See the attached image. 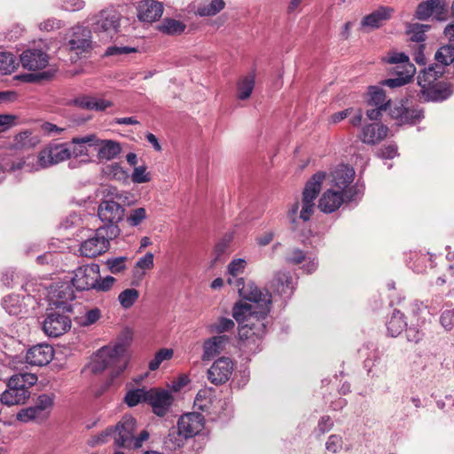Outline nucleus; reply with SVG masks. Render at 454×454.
I'll return each instance as SVG.
<instances>
[{"label": "nucleus", "mask_w": 454, "mask_h": 454, "mask_svg": "<svg viewBox=\"0 0 454 454\" xmlns=\"http://www.w3.org/2000/svg\"><path fill=\"white\" fill-rule=\"evenodd\" d=\"M94 146L98 150V158L100 160H111L121 152L120 143L109 139L104 140L97 137Z\"/></svg>", "instance_id": "29"}, {"label": "nucleus", "mask_w": 454, "mask_h": 454, "mask_svg": "<svg viewBox=\"0 0 454 454\" xmlns=\"http://www.w3.org/2000/svg\"><path fill=\"white\" fill-rule=\"evenodd\" d=\"M135 419L131 416L126 415L114 428L109 427L101 434L98 437L97 442H105L106 438L111 436L114 439V442L118 446L129 448L135 436Z\"/></svg>", "instance_id": "9"}, {"label": "nucleus", "mask_w": 454, "mask_h": 454, "mask_svg": "<svg viewBox=\"0 0 454 454\" xmlns=\"http://www.w3.org/2000/svg\"><path fill=\"white\" fill-rule=\"evenodd\" d=\"M53 404V396L43 394L38 396L35 405L42 409V412L47 416V410L51 408Z\"/></svg>", "instance_id": "62"}, {"label": "nucleus", "mask_w": 454, "mask_h": 454, "mask_svg": "<svg viewBox=\"0 0 454 454\" xmlns=\"http://www.w3.org/2000/svg\"><path fill=\"white\" fill-rule=\"evenodd\" d=\"M72 283L58 282L50 286L49 295L51 302L57 308L65 311L72 310V301L75 298Z\"/></svg>", "instance_id": "14"}, {"label": "nucleus", "mask_w": 454, "mask_h": 454, "mask_svg": "<svg viewBox=\"0 0 454 454\" xmlns=\"http://www.w3.org/2000/svg\"><path fill=\"white\" fill-rule=\"evenodd\" d=\"M137 11L140 21L153 22L162 15L163 6L156 0H143L138 2Z\"/></svg>", "instance_id": "24"}, {"label": "nucleus", "mask_w": 454, "mask_h": 454, "mask_svg": "<svg viewBox=\"0 0 454 454\" xmlns=\"http://www.w3.org/2000/svg\"><path fill=\"white\" fill-rule=\"evenodd\" d=\"M204 427V417L199 412L187 413L178 419L177 429L184 438H192Z\"/></svg>", "instance_id": "20"}, {"label": "nucleus", "mask_w": 454, "mask_h": 454, "mask_svg": "<svg viewBox=\"0 0 454 454\" xmlns=\"http://www.w3.org/2000/svg\"><path fill=\"white\" fill-rule=\"evenodd\" d=\"M185 439L177 428H172L164 439V447L168 450L174 451L184 444Z\"/></svg>", "instance_id": "38"}, {"label": "nucleus", "mask_w": 454, "mask_h": 454, "mask_svg": "<svg viewBox=\"0 0 454 454\" xmlns=\"http://www.w3.org/2000/svg\"><path fill=\"white\" fill-rule=\"evenodd\" d=\"M430 28L429 25L414 23L408 27L407 33L412 42L422 43L426 40V32Z\"/></svg>", "instance_id": "44"}, {"label": "nucleus", "mask_w": 454, "mask_h": 454, "mask_svg": "<svg viewBox=\"0 0 454 454\" xmlns=\"http://www.w3.org/2000/svg\"><path fill=\"white\" fill-rule=\"evenodd\" d=\"M186 26L180 20L175 19H164L159 26V30L168 35H181Z\"/></svg>", "instance_id": "37"}, {"label": "nucleus", "mask_w": 454, "mask_h": 454, "mask_svg": "<svg viewBox=\"0 0 454 454\" xmlns=\"http://www.w3.org/2000/svg\"><path fill=\"white\" fill-rule=\"evenodd\" d=\"M139 297V293L137 289L128 288L123 290L118 296V300L124 309H129L134 305Z\"/></svg>", "instance_id": "46"}, {"label": "nucleus", "mask_w": 454, "mask_h": 454, "mask_svg": "<svg viewBox=\"0 0 454 454\" xmlns=\"http://www.w3.org/2000/svg\"><path fill=\"white\" fill-rule=\"evenodd\" d=\"M233 370L234 364L231 358L220 357L207 370V379L215 386L223 385L230 380Z\"/></svg>", "instance_id": "17"}, {"label": "nucleus", "mask_w": 454, "mask_h": 454, "mask_svg": "<svg viewBox=\"0 0 454 454\" xmlns=\"http://www.w3.org/2000/svg\"><path fill=\"white\" fill-rule=\"evenodd\" d=\"M394 10L387 6H380L372 13L364 16L361 20L363 27L376 29L380 27L383 23L390 20Z\"/></svg>", "instance_id": "26"}, {"label": "nucleus", "mask_w": 454, "mask_h": 454, "mask_svg": "<svg viewBox=\"0 0 454 454\" xmlns=\"http://www.w3.org/2000/svg\"><path fill=\"white\" fill-rule=\"evenodd\" d=\"M355 177V171L347 165H340L333 172V184L338 191L344 192L351 186Z\"/></svg>", "instance_id": "28"}, {"label": "nucleus", "mask_w": 454, "mask_h": 454, "mask_svg": "<svg viewBox=\"0 0 454 454\" xmlns=\"http://www.w3.org/2000/svg\"><path fill=\"white\" fill-rule=\"evenodd\" d=\"M131 180L135 184H143L149 182L151 180V177L150 174L146 172V167H136L131 175Z\"/></svg>", "instance_id": "56"}, {"label": "nucleus", "mask_w": 454, "mask_h": 454, "mask_svg": "<svg viewBox=\"0 0 454 454\" xmlns=\"http://www.w3.org/2000/svg\"><path fill=\"white\" fill-rule=\"evenodd\" d=\"M294 278L288 271L279 270L274 274L271 288L285 299L290 298L294 290Z\"/></svg>", "instance_id": "23"}, {"label": "nucleus", "mask_w": 454, "mask_h": 454, "mask_svg": "<svg viewBox=\"0 0 454 454\" xmlns=\"http://www.w3.org/2000/svg\"><path fill=\"white\" fill-rule=\"evenodd\" d=\"M444 73V67L439 64L431 65L419 72L418 84L420 86V97L425 101H442L450 97L452 90L450 86L436 82Z\"/></svg>", "instance_id": "4"}, {"label": "nucleus", "mask_w": 454, "mask_h": 454, "mask_svg": "<svg viewBox=\"0 0 454 454\" xmlns=\"http://www.w3.org/2000/svg\"><path fill=\"white\" fill-rule=\"evenodd\" d=\"M99 265L90 263L78 267L74 270L71 283L78 291L91 290L95 286L96 280L99 278Z\"/></svg>", "instance_id": "13"}, {"label": "nucleus", "mask_w": 454, "mask_h": 454, "mask_svg": "<svg viewBox=\"0 0 454 454\" xmlns=\"http://www.w3.org/2000/svg\"><path fill=\"white\" fill-rule=\"evenodd\" d=\"M363 193V187L357 184L341 192L338 190L328 189L319 199L318 208L324 213L336 211L344 202L356 200Z\"/></svg>", "instance_id": "8"}, {"label": "nucleus", "mask_w": 454, "mask_h": 454, "mask_svg": "<svg viewBox=\"0 0 454 454\" xmlns=\"http://www.w3.org/2000/svg\"><path fill=\"white\" fill-rule=\"evenodd\" d=\"M37 381L33 373H21L12 376L7 383V388L1 395L0 401L7 406L24 403L30 396L28 388Z\"/></svg>", "instance_id": "5"}, {"label": "nucleus", "mask_w": 454, "mask_h": 454, "mask_svg": "<svg viewBox=\"0 0 454 454\" xmlns=\"http://www.w3.org/2000/svg\"><path fill=\"white\" fill-rule=\"evenodd\" d=\"M119 226L103 225L98 227L92 236L80 246L82 256L93 258L106 253L110 247V241L120 235Z\"/></svg>", "instance_id": "6"}, {"label": "nucleus", "mask_w": 454, "mask_h": 454, "mask_svg": "<svg viewBox=\"0 0 454 454\" xmlns=\"http://www.w3.org/2000/svg\"><path fill=\"white\" fill-rule=\"evenodd\" d=\"M227 282L237 288L240 297L252 301L253 305L259 309L258 313L260 317H267L271 303V294L267 290L259 289L254 283L246 285L242 278L234 281L231 278H228Z\"/></svg>", "instance_id": "7"}, {"label": "nucleus", "mask_w": 454, "mask_h": 454, "mask_svg": "<svg viewBox=\"0 0 454 454\" xmlns=\"http://www.w3.org/2000/svg\"><path fill=\"white\" fill-rule=\"evenodd\" d=\"M342 437L339 434H331L325 442L326 450L332 453H338L342 449Z\"/></svg>", "instance_id": "57"}, {"label": "nucleus", "mask_w": 454, "mask_h": 454, "mask_svg": "<svg viewBox=\"0 0 454 454\" xmlns=\"http://www.w3.org/2000/svg\"><path fill=\"white\" fill-rule=\"evenodd\" d=\"M234 326L235 324L232 319L227 317H220L215 324L210 326V328L211 332L223 333L231 331Z\"/></svg>", "instance_id": "54"}, {"label": "nucleus", "mask_w": 454, "mask_h": 454, "mask_svg": "<svg viewBox=\"0 0 454 454\" xmlns=\"http://www.w3.org/2000/svg\"><path fill=\"white\" fill-rule=\"evenodd\" d=\"M388 128L380 122L364 125L361 130L360 139L363 143L374 145L380 143L387 136Z\"/></svg>", "instance_id": "25"}, {"label": "nucleus", "mask_w": 454, "mask_h": 454, "mask_svg": "<svg viewBox=\"0 0 454 454\" xmlns=\"http://www.w3.org/2000/svg\"><path fill=\"white\" fill-rule=\"evenodd\" d=\"M131 204L129 193L108 187L98 207V216L105 225L118 226L125 216V206Z\"/></svg>", "instance_id": "3"}, {"label": "nucleus", "mask_w": 454, "mask_h": 454, "mask_svg": "<svg viewBox=\"0 0 454 454\" xmlns=\"http://www.w3.org/2000/svg\"><path fill=\"white\" fill-rule=\"evenodd\" d=\"M173 356V350L168 348L160 349L154 356V358L149 363V369L151 371L157 370L160 364L168 359H170Z\"/></svg>", "instance_id": "52"}, {"label": "nucleus", "mask_w": 454, "mask_h": 454, "mask_svg": "<svg viewBox=\"0 0 454 454\" xmlns=\"http://www.w3.org/2000/svg\"><path fill=\"white\" fill-rule=\"evenodd\" d=\"M147 218V213L144 207H137L130 210L126 221L129 226L137 227Z\"/></svg>", "instance_id": "49"}, {"label": "nucleus", "mask_w": 454, "mask_h": 454, "mask_svg": "<svg viewBox=\"0 0 454 454\" xmlns=\"http://www.w3.org/2000/svg\"><path fill=\"white\" fill-rule=\"evenodd\" d=\"M286 261L292 264L297 265L306 261V254L302 250L294 248L287 254Z\"/></svg>", "instance_id": "63"}, {"label": "nucleus", "mask_w": 454, "mask_h": 454, "mask_svg": "<svg viewBox=\"0 0 454 454\" xmlns=\"http://www.w3.org/2000/svg\"><path fill=\"white\" fill-rule=\"evenodd\" d=\"M406 326L407 323L404 320V315L400 310L395 309L390 319L387 323L388 333L392 337H395L399 335Z\"/></svg>", "instance_id": "35"}, {"label": "nucleus", "mask_w": 454, "mask_h": 454, "mask_svg": "<svg viewBox=\"0 0 454 454\" xmlns=\"http://www.w3.org/2000/svg\"><path fill=\"white\" fill-rule=\"evenodd\" d=\"M395 73L397 77L383 80L381 85L394 89L408 83L415 74L416 67L413 64H406L405 72L395 70Z\"/></svg>", "instance_id": "33"}, {"label": "nucleus", "mask_w": 454, "mask_h": 454, "mask_svg": "<svg viewBox=\"0 0 454 454\" xmlns=\"http://www.w3.org/2000/svg\"><path fill=\"white\" fill-rule=\"evenodd\" d=\"M54 75L53 70H46L38 73H30L21 75V79L27 82H39L41 81H48Z\"/></svg>", "instance_id": "53"}, {"label": "nucleus", "mask_w": 454, "mask_h": 454, "mask_svg": "<svg viewBox=\"0 0 454 454\" xmlns=\"http://www.w3.org/2000/svg\"><path fill=\"white\" fill-rule=\"evenodd\" d=\"M153 267V254L148 252L137 262L133 270L134 277L141 278L145 274V270H150Z\"/></svg>", "instance_id": "41"}, {"label": "nucleus", "mask_w": 454, "mask_h": 454, "mask_svg": "<svg viewBox=\"0 0 454 454\" xmlns=\"http://www.w3.org/2000/svg\"><path fill=\"white\" fill-rule=\"evenodd\" d=\"M333 427V421L330 416L325 415L320 418L317 423V431L319 435L325 434Z\"/></svg>", "instance_id": "64"}, {"label": "nucleus", "mask_w": 454, "mask_h": 454, "mask_svg": "<svg viewBox=\"0 0 454 454\" xmlns=\"http://www.w3.org/2000/svg\"><path fill=\"white\" fill-rule=\"evenodd\" d=\"M20 61L24 68L28 70H40L48 66L49 56L39 49H30L23 51Z\"/></svg>", "instance_id": "22"}, {"label": "nucleus", "mask_w": 454, "mask_h": 454, "mask_svg": "<svg viewBox=\"0 0 454 454\" xmlns=\"http://www.w3.org/2000/svg\"><path fill=\"white\" fill-rule=\"evenodd\" d=\"M39 143L36 136H32L28 130L23 131L16 135L13 138L12 148L14 150H23L35 147Z\"/></svg>", "instance_id": "34"}, {"label": "nucleus", "mask_w": 454, "mask_h": 454, "mask_svg": "<svg viewBox=\"0 0 454 454\" xmlns=\"http://www.w3.org/2000/svg\"><path fill=\"white\" fill-rule=\"evenodd\" d=\"M15 69V58L10 52L0 51V72L12 73Z\"/></svg>", "instance_id": "51"}, {"label": "nucleus", "mask_w": 454, "mask_h": 454, "mask_svg": "<svg viewBox=\"0 0 454 454\" xmlns=\"http://www.w3.org/2000/svg\"><path fill=\"white\" fill-rule=\"evenodd\" d=\"M73 104L82 109L102 112L113 106L109 100L97 98L92 95H81L73 100Z\"/></svg>", "instance_id": "27"}, {"label": "nucleus", "mask_w": 454, "mask_h": 454, "mask_svg": "<svg viewBox=\"0 0 454 454\" xmlns=\"http://www.w3.org/2000/svg\"><path fill=\"white\" fill-rule=\"evenodd\" d=\"M389 64H396L395 70L405 72L406 64H411L409 61V58L403 52H394L387 56L385 59Z\"/></svg>", "instance_id": "50"}, {"label": "nucleus", "mask_w": 454, "mask_h": 454, "mask_svg": "<svg viewBox=\"0 0 454 454\" xmlns=\"http://www.w3.org/2000/svg\"><path fill=\"white\" fill-rule=\"evenodd\" d=\"M106 173L115 180H123L127 177V172L118 163H113L106 167Z\"/></svg>", "instance_id": "59"}, {"label": "nucleus", "mask_w": 454, "mask_h": 454, "mask_svg": "<svg viewBox=\"0 0 454 454\" xmlns=\"http://www.w3.org/2000/svg\"><path fill=\"white\" fill-rule=\"evenodd\" d=\"M174 403V396L169 390L153 387L149 389L147 403L152 407L153 412L158 417L167 415Z\"/></svg>", "instance_id": "16"}, {"label": "nucleus", "mask_w": 454, "mask_h": 454, "mask_svg": "<svg viewBox=\"0 0 454 454\" xmlns=\"http://www.w3.org/2000/svg\"><path fill=\"white\" fill-rule=\"evenodd\" d=\"M71 327V320L67 316L59 312L48 313L43 323V330L49 337H59Z\"/></svg>", "instance_id": "18"}, {"label": "nucleus", "mask_w": 454, "mask_h": 454, "mask_svg": "<svg viewBox=\"0 0 454 454\" xmlns=\"http://www.w3.org/2000/svg\"><path fill=\"white\" fill-rule=\"evenodd\" d=\"M149 389L137 388L129 391L125 396V402L129 407L136 406L139 403H147Z\"/></svg>", "instance_id": "42"}, {"label": "nucleus", "mask_w": 454, "mask_h": 454, "mask_svg": "<svg viewBox=\"0 0 454 454\" xmlns=\"http://www.w3.org/2000/svg\"><path fill=\"white\" fill-rule=\"evenodd\" d=\"M116 282V279L112 276H106L104 278H98L96 280L95 286L92 289L98 292H107L109 291Z\"/></svg>", "instance_id": "60"}, {"label": "nucleus", "mask_w": 454, "mask_h": 454, "mask_svg": "<svg viewBox=\"0 0 454 454\" xmlns=\"http://www.w3.org/2000/svg\"><path fill=\"white\" fill-rule=\"evenodd\" d=\"M228 342L229 337L226 335H217L207 339L203 345L202 359L204 361L212 359L221 353Z\"/></svg>", "instance_id": "30"}, {"label": "nucleus", "mask_w": 454, "mask_h": 454, "mask_svg": "<svg viewBox=\"0 0 454 454\" xmlns=\"http://www.w3.org/2000/svg\"><path fill=\"white\" fill-rule=\"evenodd\" d=\"M131 340L130 332L126 331L114 347L105 346L98 349L91 362V372L100 373L105 370H110L112 380L119 377L127 368L129 359L128 347Z\"/></svg>", "instance_id": "2"}, {"label": "nucleus", "mask_w": 454, "mask_h": 454, "mask_svg": "<svg viewBox=\"0 0 454 454\" xmlns=\"http://www.w3.org/2000/svg\"><path fill=\"white\" fill-rule=\"evenodd\" d=\"M370 99L368 105L372 106H381L386 107L389 104V100H387L386 94L383 89L376 86H371L369 88Z\"/></svg>", "instance_id": "40"}, {"label": "nucleus", "mask_w": 454, "mask_h": 454, "mask_svg": "<svg viewBox=\"0 0 454 454\" xmlns=\"http://www.w3.org/2000/svg\"><path fill=\"white\" fill-rule=\"evenodd\" d=\"M91 27L95 33H106L113 35L120 27L121 14L113 7L104 9L91 19Z\"/></svg>", "instance_id": "11"}, {"label": "nucleus", "mask_w": 454, "mask_h": 454, "mask_svg": "<svg viewBox=\"0 0 454 454\" xmlns=\"http://www.w3.org/2000/svg\"><path fill=\"white\" fill-rule=\"evenodd\" d=\"M101 317V310L98 308H93L85 312L84 316L81 318V325L88 326L95 324Z\"/></svg>", "instance_id": "58"}, {"label": "nucleus", "mask_w": 454, "mask_h": 454, "mask_svg": "<svg viewBox=\"0 0 454 454\" xmlns=\"http://www.w3.org/2000/svg\"><path fill=\"white\" fill-rule=\"evenodd\" d=\"M17 418L22 422H29L32 420L42 421L46 416L42 412V409L35 404L34 406L21 410L18 413Z\"/></svg>", "instance_id": "39"}, {"label": "nucleus", "mask_w": 454, "mask_h": 454, "mask_svg": "<svg viewBox=\"0 0 454 454\" xmlns=\"http://www.w3.org/2000/svg\"><path fill=\"white\" fill-rule=\"evenodd\" d=\"M71 158V147L67 143L49 145L38 155V164L45 168Z\"/></svg>", "instance_id": "15"}, {"label": "nucleus", "mask_w": 454, "mask_h": 454, "mask_svg": "<svg viewBox=\"0 0 454 454\" xmlns=\"http://www.w3.org/2000/svg\"><path fill=\"white\" fill-rule=\"evenodd\" d=\"M223 0H211V2L203 7L198 9L200 16H214L224 8Z\"/></svg>", "instance_id": "48"}, {"label": "nucleus", "mask_w": 454, "mask_h": 454, "mask_svg": "<svg viewBox=\"0 0 454 454\" xmlns=\"http://www.w3.org/2000/svg\"><path fill=\"white\" fill-rule=\"evenodd\" d=\"M434 59L437 61L436 64L442 66H448L454 61V45H444L442 46L435 53Z\"/></svg>", "instance_id": "43"}, {"label": "nucleus", "mask_w": 454, "mask_h": 454, "mask_svg": "<svg viewBox=\"0 0 454 454\" xmlns=\"http://www.w3.org/2000/svg\"><path fill=\"white\" fill-rule=\"evenodd\" d=\"M255 79L254 74H249L239 79L237 84L238 98L240 100L247 99L254 88Z\"/></svg>", "instance_id": "36"}, {"label": "nucleus", "mask_w": 454, "mask_h": 454, "mask_svg": "<svg viewBox=\"0 0 454 454\" xmlns=\"http://www.w3.org/2000/svg\"><path fill=\"white\" fill-rule=\"evenodd\" d=\"M246 264L244 259L239 258L231 261L228 265V273L231 276L229 278H231L232 281L239 279L237 276L244 271Z\"/></svg>", "instance_id": "55"}, {"label": "nucleus", "mask_w": 454, "mask_h": 454, "mask_svg": "<svg viewBox=\"0 0 454 454\" xmlns=\"http://www.w3.org/2000/svg\"><path fill=\"white\" fill-rule=\"evenodd\" d=\"M259 309L247 302H237L232 309V316L239 324V348L254 354L261 350L262 340L266 332V317H260Z\"/></svg>", "instance_id": "1"}, {"label": "nucleus", "mask_w": 454, "mask_h": 454, "mask_svg": "<svg viewBox=\"0 0 454 454\" xmlns=\"http://www.w3.org/2000/svg\"><path fill=\"white\" fill-rule=\"evenodd\" d=\"M440 323L445 330L450 331L454 327V309L444 310L441 314Z\"/></svg>", "instance_id": "61"}, {"label": "nucleus", "mask_w": 454, "mask_h": 454, "mask_svg": "<svg viewBox=\"0 0 454 454\" xmlns=\"http://www.w3.org/2000/svg\"><path fill=\"white\" fill-rule=\"evenodd\" d=\"M67 45L69 50L75 51L76 54L90 51L92 48L91 31L82 26L73 27Z\"/></svg>", "instance_id": "19"}, {"label": "nucleus", "mask_w": 454, "mask_h": 454, "mask_svg": "<svg viewBox=\"0 0 454 454\" xmlns=\"http://www.w3.org/2000/svg\"><path fill=\"white\" fill-rule=\"evenodd\" d=\"M393 117L401 123L414 124L423 118L422 111L417 108L405 107L403 105L395 107L392 112Z\"/></svg>", "instance_id": "32"}, {"label": "nucleus", "mask_w": 454, "mask_h": 454, "mask_svg": "<svg viewBox=\"0 0 454 454\" xmlns=\"http://www.w3.org/2000/svg\"><path fill=\"white\" fill-rule=\"evenodd\" d=\"M414 16L422 21L431 17L437 21H446L449 19L448 4L444 0L422 1L418 4Z\"/></svg>", "instance_id": "12"}, {"label": "nucleus", "mask_w": 454, "mask_h": 454, "mask_svg": "<svg viewBox=\"0 0 454 454\" xmlns=\"http://www.w3.org/2000/svg\"><path fill=\"white\" fill-rule=\"evenodd\" d=\"M95 142H97V136L95 134L74 137L68 144L71 147V157L78 158L80 156H88L89 151L87 145L94 146Z\"/></svg>", "instance_id": "31"}, {"label": "nucleus", "mask_w": 454, "mask_h": 454, "mask_svg": "<svg viewBox=\"0 0 454 454\" xmlns=\"http://www.w3.org/2000/svg\"><path fill=\"white\" fill-rule=\"evenodd\" d=\"M127 262L128 257L119 256L107 259L105 264L112 274L118 275L127 269Z\"/></svg>", "instance_id": "45"}, {"label": "nucleus", "mask_w": 454, "mask_h": 454, "mask_svg": "<svg viewBox=\"0 0 454 454\" xmlns=\"http://www.w3.org/2000/svg\"><path fill=\"white\" fill-rule=\"evenodd\" d=\"M2 305L10 315H19L21 312V305L18 295H8L4 298Z\"/></svg>", "instance_id": "47"}, {"label": "nucleus", "mask_w": 454, "mask_h": 454, "mask_svg": "<svg viewBox=\"0 0 454 454\" xmlns=\"http://www.w3.org/2000/svg\"><path fill=\"white\" fill-rule=\"evenodd\" d=\"M54 356V349L48 344H37L30 348L26 355L27 364L35 366L48 364Z\"/></svg>", "instance_id": "21"}, {"label": "nucleus", "mask_w": 454, "mask_h": 454, "mask_svg": "<svg viewBox=\"0 0 454 454\" xmlns=\"http://www.w3.org/2000/svg\"><path fill=\"white\" fill-rule=\"evenodd\" d=\"M325 177V173L317 172L311 176L305 185L302 192V207L299 215V218L304 222L309 221L314 213V200L319 194Z\"/></svg>", "instance_id": "10"}]
</instances>
